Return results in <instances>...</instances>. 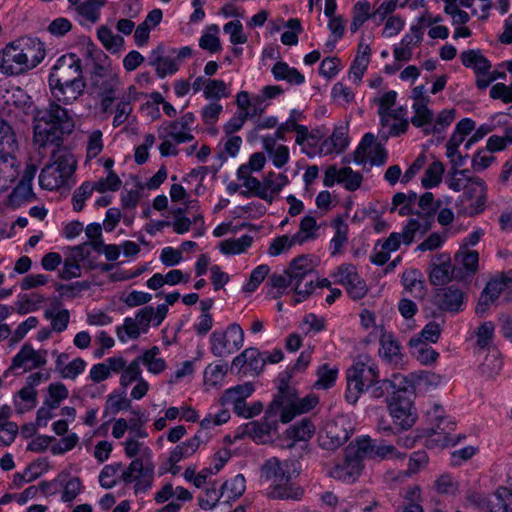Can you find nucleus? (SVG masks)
I'll list each match as a JSON object with an SVG mask.
<instances>
[{
    "instance_id": "obj_57",
    "label": "nucleus",
    "mask_w": 512,
    "mask_h": 512,
    "mask_svg": "<svg viewBox=\"0 0 512 512\" xmlns=\"http://www.w3.org/2000/svg\"><path fill=\"white\" fill-rule=\"evenodd\" d=\"M441 206L442 202L440 200H434L432 192H425L418 199L419 210H416V212L435 217Z\"/></svg>"
},
{
    "instance_id": "obj_35",
    "label": "nucleus",
    "mask_w": 512,
    "mask_h": 512,
    "mask_svg": "<svg viewBox=\"0 0 512 512\" xmlns=\"http://www.w3.org/2000/svg\"><path fill=\"white\" fill-rule=\"evenodd\" d=\"M352 15L350 30L352 33H356L367 20L373 19L370 2L367 0L356 2L352 9Z\"/></svg>"
},
{
    "instance_id": "obj_48",
    "label": "nucleus",
    "mask_w": 512,
    "mask_h": 512,
    "mask_svg": "<svg viewBox=\"0 0 512 512\" xmlns=\"http://www.w3.org/2000/svg\"><path fill=\"white\" fill-rule=\"evenodd\" d=\"M444 170V165L440 161L432 162L422 177V186L426 189L436 187L442 180Z\"/></svg>"
},
{
    "instance_id": "obj_50",
    "label": "nucleus",
    "mask_w": 512,
    "mask_h": 512,
    "mask_svg": "<svg viewBox=\"0 0 512 512\" xmlns=\"http://www.w3.org/2000/svg\"><path fill=\"white\" fill-rule=\"evenodd\" d=\"M455 109H444L436 117L435 123L425 129V135L440 134L446 127H448L455 119Z\"/></svg>"
},
{
    "instance_id": "obj_21",
    "label": "nucleus",
    "mask_w": 512,
    "mask_h": 512,
    "mask_svg": "<svg viewBox=\"0 0 512 512\" xmlns=\"http://www.w3.org/2000/svg\"><path fill=\"white\" fill-rule=\"evenodd\" d=\"M85 54L94 63V67L89 78L90 82L108 76H116L111 69L109 57L101 49L97 48L95 44L89 43L86 46Z\"/></svg>"
},
{
    "instance_id": "obj_42",
    "label": "nucleus",
    "mask_w": 512,
    "mask_h": 512,
    "mask_svg": "<svg viewBox=\"0 0 512 512\" xmlns=\"http://www.w3.org/2000/svg\"><path fill=\"white\" fill-rule=\"evenodd\" d=\"M160 353V349L157 346H153L151 349L146 350L141 356L137 357L140 359V364L147 366L151 373L159 374L166 368L165 360L157 358Z\"/></svg>"
},
{
    "instance_id": "obj_20",
    "label": "nucleus",
    "mask_w": 512,
    "mask_h": 512,
    "mask_svg": "<svg viewBox=\"0 0 512 512\" xmlns=\"http://www.w3.org/2000/svg\"><path fill=\"white\" fill-rule=\"evenodd\" d=\"M242 185L247 189L240 191V195L250 197L251 195L257 196L262 200L272 203L275 195L280 193L279 186L272 185L269 180L260 182L256 177L245 179Z\"/></svg>"
},
{
    "instance_id": "obj_14",
    "label": "nucleus",
    "mask_w": 512,
    "mask_h": 512,
    "mask_svg": "<svg viewBox=\"0 0 512 512\" xmlns=\"http://www.w3.org/2000/svg\"><path fill=\"white\" fill-rule=\"evenodd\" d=\"M479 255L477 251H459L452 263L453 280L469 285L478 270Z\"/></svg>"
},
{
    "instance_id": "obj_41",
    "label": "nucleus",
    "mask_w": 512,
    "mask_h": 512,
    "mask_svg": "<svg viewBox=\"0 0 512 512\" xmlns=\"http://www.w3.org/2000/svg\"><path fill=\"white\" fill-rule=\"evenodd\" d=\"M412 108L414 110V115L411 118V123L414 127L422 128L425 133V129L429 126H432L434 113L428 107V104H413Z\"/></svg>"
},
{
    "instance_id": "obj_55",
    "label": "nucleus",
    "mask_w": 512,
    "mask_h": 512,
    "mask_svg": "<svg viewBox=\"0 0 512 512\" xmlns=\"http://www.w3.org/2000/svg\"><path fill=\"white\" fill-rule=\"evenodd\" d=\"M362 180L361 173L353 171L350 167L340 169L338 183L343 184L348 191L357 190L361 186Z\"/></svg>"
},
{
    "instance_id": "obj_17",
    "label": "nucleus",
    "mask_w": 512,
    "mask_h": 512,
    "mask_svg": "<svg viewBox=\"0 0 512 512\" xmlns=\"http://www.w3.org/2000/svg\"><path fill=\"white\" fill-rule=\"evenodd\" d=\"M85 86L83 79L71 81L63 85H49L54 100L49 102L46 109L53 103H56L60 107L61 105L59 103H63L64 105L72 104L83 94ZM64 109L66 108L64 107ZM43 110H45V108Z\"/></svg>"
},
{
    "instance_id": "obj_10",
    "label": "nucleus",
    "mask_w": 512,
    "mask_h": 512,
    "mask_svg": "<svg viewBox=\"0 0 512 512\" xmlns=\"http://www.w3.org/2000/svg\"><path fill=\"white\" fill-rule=\"evenodd\" d=\"M351 433V423L345 418L329 421L319 435V445L325 450L334 451L350 438Z\"/></svg>"
},
{
    "instance_id": "obj_22",
    "label": "nucleus",
    "mask_w": 512,
    "mask_h": 512,
    "mask_svg": "<svg viewBox=\"0 0 512 512\" xmlns=\"http://www.w3.org/2000/svg\"><path fill=\"white\" fill-rule=\"evenodd\" d=\"M429 299L442 311L458 312L463 304L462 290H432Z\"/></svg>"
},
{
    "instance_id": "obj_15",
    "label": "nucleus",
    "mask_w": 512,
    "mask_h": 512,
    "mask_svg": "<svg viewBox=\"0 0 512 512\" xmlns=\"http://www.w3.org/2000/svg\"><path fill=\"white\" fill-rule=\"evenodd\" d=\"M47 351H36L30 344H24L20 351L13 357L11 366L5 371L4 376L12 370L23 368L24 371H30L35 368L44 366Z\"/></svg>"
},
{
    "instance_id": "obj_31",
    "label": "nucleus",
    "mask_w": 512,
    "mask_h": 512,
    "mask_svg": "<svg viewBox=\"0 0 512 512\" xmlns=\"http://www.w3.org/2000/svg\"><path fill=\"white\" fill-rule=\"evenodd\" d=\"M380 344L379 354L385 361L394 365L402 364L401 347L392 334H383Z\"/></svg>"
},
{
    "instance_id": "obj_39",
    "label": "nucleus",
    "mask_w": 512,
    "mask_h": 512,
    "mask_svg": "<svg viewBox=\"0 0 512 512\" xmlns=\"http://www.w3.org/2000/svg\"><path fill=\"white\" fill-rule=\"evenodd\" d=\"M243 357L247 361V368L243 370V374L251 373L254 376H258L266 363L262 353L255 347H249L243 351Z\"/></svg>"
},
{
    "instance_id": "obj_18",
    "label": "nucleus",
    "mask_w": 512,
    "mask_h": 512,
    "mask_svg": "<svg viewBox=\"0 0 512 512\" xmlns=\"http://www.w3.org/2000/svg\"><path fill=\"white\" fill-rule=\"evenodd\" d=\"M463 199L472 201L470 215H476L484 210L487 201V186L480 177L471 178L463 192Z\"/></svg>"
},
{
    "instance_id": "obj_19",
    "label": "nucleus",
    "mask_w": 512,
    "mask_h": 512,
    "mask_svg": "<svg viewBox=\"0 0 512 512\" xmlns=\"http://www.w3.org/2000/svg\"><path fill=\"white\" fill-rule=\"evenodd\" d=\"M0 134V163L13 167L18 150L16 134L8 122L0 123Z\"/></svg>"
},
{
    "instance_id": "obj_30",
    "label": "nucleus",
    "mask_w": 512,
    "mask_h": 512,
    "mask_svg": "<svg viewBox=\"0 0 512 512\" xmlns=\"http://www.w3.org/2000/svg\"><path fill=\"white\" fill-rule=\"evenodd\" d=\"M21 48L23 50V54L26 55L28 70L35 68L45 58V46L37 38H28L21 42Z\"/></svg>"
},
{
    "instance_id": "obj_52",
    "label": "nucleus",
    "mask_w": 512,
    "mask_h": 512,
    "mask_svg": "<svg viewBox=\"0 0 512 512\" xmlns=\"http://www.w3.org/2000/svg\"><path fill=\"white\" fill-rule=\"evenodd\" d=\"M338 369L323 364L317 369L318 380L314 383L317 389H326L334 385L337 378Z\"/></svg>"
},
{
    "instance_id": "obj_28",
    "label": "nucleus",
    "mask_w": 512,
    "mask_h": 512,
    "mask_svg": "<svg viewBox=\"0 0 512 512\" xmlns=\"http://www.w3.org/2000/svg\"><path fill=\"white\" fill-rule=\"evenodd\" d=\"M400 391H402V388H399L394 380H379L378 378L365 390L370 398L375 400L384 399L387 404L391 397L396 396Z\"/></svg>"
},
{
    "instance_id": "obj_37",
    "label": "nucleus",
    "mask_w": 512,
    "mask_h": 512,
    "mask_svg": "<svg viewBox=\"0 0 512 512\" xmlns=\"http://www.w3.org/2000/svg\"><path fill=\"white\" fill-rule=\"evenodd\" d=\"M119 78L116 76H108L90 82L91 93L98 97L116 95L119 88Z\"/></svg>"
},
{
    "instance_id": "obj_25",
    "label": "nucleus",
    "mask_w": 512,
    "mask_h": 512,
    "mask_svg": "<svg viewBox=\"0 0 512 512\" xmlns=\"http://www.w3.org/2000/svg\"><path fill=\"white\" fill-rule=\"evenodd\" d=\"M148 63L155 68L156 75L161 79L167 75H173L179 70L176 59L164 55V47L162 45L157 46L151 51Z\"/></svg>"
},
{
    "instance_id": "obj_54",
    "label": "nucleus",
    "mask_w": 512,
    "mask_h": 512,
    "mask_svg": "<svg viewBox=\"0 0 512 512\" xmlns=\"http://www.w3.org/2000/svg\"><path fill=\"white\" fill-rule=\"evenodd\" d=\"M103 4L100 0H85L77 6L76 10L80 16L95 23L100 17V7Z\"/></svg>"
},
{
    "instance_id": "obj_6",
    "label": "nucleus",
    "mask_w": 512,
    "mask_h": 512,
    "mask_svg": "<svg viewBox=\"0 0 512 512\" xmlns=\"http://www.w3.org/2000/svg\"><path fill=\"white\" fill-rule=\"evenodd\" d=\"M364 455L356 439L345 449L344 458L330 470V476L343 482L352 483L361 474Z\"/></svg>"
},
{
    "instance_id": "obj_9",
    "label": "nucleus",
    "mask_w": 512,
    "mask_h": 512,
    "mask_svg": "<svg viewBox=\"0 0 512 512\" xmlns=\"http://www.w3.org/2000/svg\"><path fill=\"white\" fill-rule=\"evenodd\" d=\"M81 79H83L81 60L76 54L70 53L57 59L51 68L48 82L49 85H63Z\"/></svg>"
},
{
    "instance_id": "obj_26",
    "label": "nucleus",
    "mask_w": 512,
    "mask_h": 512,
    "mask_svg": "<svg viewBox=\"0 0 512 512\" xmlns=\"http://www.w3.org/2000/svg\"><path fill=\"white\" fill-rule=\"evenodd\" d=\"M430 281L433 285H445L452 281V263L450 258L441 254L436 256L431 262Z\"/></svg>"
},
{
    "instance_id": "obj_59",
    "label": "nucleus",
    "mask_w": 512,
    "mask_h": 512,
    "mask_svg": "<svg viewBox=\"0 0 512 512\" xmlns=\"http://www.w3.org/2000/svg\"><path fill=\"white\" fill-rule=\"evenodd\" d=\"M203 93L206 99L220 100L223 97H228L226 83L217 79H208Z\"/></svg>"
},
{
    "instance_id": "obj_53",
    "label": "nucleus",
    "mask_w": 512,
    "mask_h": 512,
    "mask_svg": "<svg viewBox=\"0 0 512 512\" xmlns=\"http://www.w3.org/2000/svg\"><path fill=\"white\" fill-rule=\"evenodd\" d=\"M154 477V464L151 461H146L143 471L138 475L134 486L135 493H144L151 488Z\"/></svg>"
},
{
    "instance_id": "obj_51",
    "label": "nucleus",
    "mask_w": 512,
    "mask_h": 512,
    "mask_svg": "<svg viewBox=\"0 0 512 512\" xmlns=\"http://www.w3.org/2000/svg\"><path fill=\"white\" fill-rule=\"evenodd\" d=\"M304 239H300V233L294 234L291 238L287 235H282L275 238L270 247L269 254L272 256L280 255L285 249L292 247L294 244H302Z\"/></svg>"
},
{
    "instance_id": "obj_11",
    "label": "nucleus",
    "mask_w": 512,
    "mask_h": 512,
    "mask_svg": "<svg viewBox=\"0 0 512 512\" xmlns=\"http://www.w3.org/2000/svg\"><path fill=\"white\" fill-rule=\"evenodd\" d=\"M376 138L372 133H366L357 149L354 152V161L357 164H365L368 161L371 165L381 166L385 164L388 154L384 146L375 143Z\"/></svg>"
},
{
    "instance_id": "obj_38",
    "label": "nucleus",
    "mask_w": 512,
    "mask_h": 512,
    "mask_svg": "<svg viewBox=\"0 0 512 512\" xmlns=\"http://www.w3.org/2000/svg\"><path fill=\"white\" fill-rule=\"evenodd\" d=\"M44 300L43 295L36 292L20 294L16 302L17 312L24 315L36 311L44 303Z\"/></svg>"
},
{
    "instance_id": "obj_13",
    "label": "nucleus",
    "mask_w": 512,
    "mask_h": 512,
    "mask_svg": "<svg viewBox=\"0 0 512 512\" xmlns=\"http://www.w3.org/2000/svg\"><path fill=\"white\" fill-rule=\"evenodd\" d=\"M0 71L6 75H19L28 71L26 55L21 42H12L0 52Z\"/></svg>"
},
{
    "instance_id": "obj_29",
    "label": "nucleus",
    "mask_w": 512,
    "mask_h": 512,
    "mask_svg": "<svg viewBox=\"0 0 512 512\" xmlns=\"http://www.w3.org/2000/svg\"><path fill=\"white\" fill-rule=\"evenodd\" d=\"M408 346L412 356L421 364L430 365L439 357V353L420 338H410Z\"/></svg>"
},
{
    "instance_id": "obj_40",
    "label": "nucleus",
    "mask_w": 512,
    "mask_h": 512,
    "mask_svg": "<svg viewBox=\"0 0 512 512\" xmlns=\"http://www.w3.org/2000/svg\"><path fill=\"white\" fill-rule=\"evenodd\" d=\"M503 291L504 290H482L476 305V314L479 317H484L492 307H496Z\"/></svg>"
},
{
    "instance_id": "obj_60",
    "label": "nucleus",
    "mask_w": 512,
    "mask_h": 512,
    "mask_svg": "<svg viewBox=\"0 0 512 512\" xmlns=\"http://www.w3.org/2000/svg\"><path fill=\"white\" fill-rule=\"evenodd\" d=\"M141 326L135 319L125 318L124 324L117 328V336L121 342H125L127 338L136 339L140 336Z\"/></svg>"
},
{
    "instance_id": "obj_33",
    "label": "nucleus",
    "mask_w": 512,
    "mask_h": 512,
    "mask_svg": "<svg viewBox=\"0 0 512 512\" xmlns=\"http://www.w3.org/2000/svg\"><path fill=\"white\" fill-rule=\"evenodd\" d=\"M271 72L276 80H285L292 85H301L305 82L303 74L283 61L276 62Z\"/></svg>"
},
{
    "instance_id": "obj_56",
    "label": "nucleus",
    "mask_w": 512,
    "mask_h": 512,
    "mask_svg": "<svg viewBox=\"0 0 512 512\" xmlns=\"http://www.w3.org/2000/svg\"><path fill=\"white\" fill-rule=\"evenodd\" d=\"M37 390L25 385L19 392L18 396L23 402H26L27 404L22 405L19 403L15 404L16 411L19 414H23L26 411H29L33 409L37 404Z\"/></svg>"
},
{
    "instance_id": "obj_43",
    "label": "nucleus",
    "mask_w": 512,
    "mask_h": 512,
    "mask_svg": "<svg viewBox=\"0 0 512 512\" xmlns=\"http://www.w3.org/2000/svg\"><path fill=\"white\" fill-rule=\"evenodd\" d=\"M485 282L484 288H512V269L507 272H497L494 275L482 274L477 278L476 285L479 284V280Z\"/></svg>"
},
{
    "instance_id": "obj_27",
    "label": "nucleus",
    "mask_w": 512,
    "mask_h": 512,
    "mask_svg": "<svg viewBox=\"0 0 512 512\" xmlns=\"http://www.w3.org/2000/svg\"><path fill=\"white\" fill-rule=\"evenodd\" d=\"M195 121V115L192 112L184 114L179 120L169 123V137L181 144L190 142L194 136L190 133L191 125Z\"/></svg>"
},
{
    "instance_id": "obj_62",
    "label": "nucleus",
    "mask_w": 512,
    "mask_h": 512,
    "mask_svg": "<svg viewBox=\"0 0 512 512\" xmlns=\"http://www.w3.org/2000/svg\"><path fill=\"white\" fill-rule=\"evenodd\" d=\"M131 408V401L126 398L125 395L121 394H111L108 396V399L105 404V415L109 412L116 414L120 410H128Z\"/></svg>"
},
{
    "instance_id": "obj_32",
    "label": "nucleus",
    "mask_w": 512,
    "mask_h": 512,
    "mask_svg": "<svg viewBox=\"0 0 512 512\" xmlns=\"http://www.w3.org/2000/svg\"><path fill=\"white\" fill-rule=\"evenodd\" d=\"M333 283L348 288H356L360 284V276L352 264H342L331 274Z\"/></svg>"
},
{
    "instance_id": "obj_34",
    "label": "nucleus",
    "mask_w": 512,
    "mask_h": 512,
    "mask_svg": "<svg viewBox=\"0 0 512 512\" xmlns=\"http://www.w3.org/2000/svg\"><path fill=\"white\" fill-rule=\"evenodd\" d=\"M314 432L315 426L313 423L308 418L302 419L298 424H294L286 430L287 437L293 441L287 447L292 448L296 441H308L314 435Z\"/></svg>"
},
{
    "instance_id": "obj_5",
    "label": "nucleus",
    "mask_w": 512,
    "mask_h": 512,
    "mask_svg": "<svg viewBox=\"0 0 512 512\" xmlns=\"http://www.w3.org/2000/svg\"><path fill=\"white\" fill-rule=\"evenodd\" d=\"M282 403L274 399L265 411L262 421H251L240 425L235 433V439L250 437L256 443H265L269 440L272 431L278 427V414Z\"/></svg>"
},
{
    "instance_id": "obj_16",
    "label": "nucleus",
    "mask_w": 512,
    "mask_h": 512,
    "mask_svg": "<svg viewBox=\"0 0 512 512\" xmlns=\"http://www.w3.org/2000/svg\"><path fill=\"white\" fill-rule=\"evenodd\" d=\"M356 443L360 445V450L365 458H380V459H404L405 453L399 452L392 444L377 443L376 439L370 436H362L356 438Z\"/></svg>"
},
{
    "instance_id": "obj_1",
    "label": "nucleus",
    "mask_w": 512,
    "mask_h": 512,
    "mask_svg": "<svg viewBox=\"0 0 512 512\" xmlns=\"http://www.w3.org/2000/svg\"><path fill=\"white\" fill-rule=\"evenodd\" d=\"M74 120L68 109L51 104L37 110L33 121V144L38 150L52 148V163L46 164L39 175V185L46 190H56L66 184L76 169V161L68 152L60 153L65 136L72 133Z\"/></svg>"
},
{
    "instance_id": "obj_44",
    "label": "nucleus",
    "mask_w": 512,
    "mask_h": 512,
    "mask_svg": "<svg viewBox=\"0 0 512 512\" xmlns=\"http://www.w3.org/2000/svg\"><path fill=\"white\" fill-rule=\"evenodd\" d=\"M245 478L242 474L236 475L230 481H226L222 484L220 490L221 495L227 497V501L235 500L243 495L246 489Z\"/></svg>"
},
{
    "instance_id": "obj_63",
    "label": "nucleus",
    "mask_w": 512,
    "mask_h": 512,
    "mask_svg": "<svg viewBox=\"0 0 512 512\" xmlns=\"http://www.w3.org/2000/svg\"><path fill=\"white\" fill-rule=\"evenodd\" d=\"M495 326L493 322H483L476 330V344L479 348L484 349L489 346L494 336Z\"/></svg>"
},
{
    "instance_id": "obj_24",
    "label": "nucleus",
    "mask_w": 512,
    "mask_h": 512,
    "mask_svg": "<svg viewBox=\"0 0 512 512\" xmlns=\"http://www.w3.org/2000/svg\"><path fill=\"white\" fill-rule=\"evenodd\" d=\"M434 219L429 214L415 212V217H411L403 228V243L410 245L417 234L424 236L432 228Z\"/></svg>"
},
{
    "instance_id": "obj_23",
    "label": "nucleus",
    "mask_w": 512,
    "mask_h": 512,
    "mask_svg": "<svg viewBox=\"0 0 512 512\" xmlns=\"http://www.w3.org/2000/svg\"><path fill=\"white\" fill-rule=\"evenodd\" d=\"M460 60L464 67L472 69L476 76V81L483 79L486 73L492 69V63L488 60L480 49H469L460 53Z\"/></svg>"
},
{
    "instance_id": "obj_7",
    "label": "nucleus",
    "mask_w": 512,
    "mask_h": 512,
    "mask_svg": "<svg viewBox=\"0 0 512 512\" xmlns=\"http://www.w3.org/2000/svg\"><path fill=\"white\" fill-rule=\"evenodd\" d=\"M466 499L480 512H508L512 505V492L506 487H499L493 494L487 496L471 492Z\"/></svg>"
},
{
    "instance_id": "obj_8",
    "label": "nucleus",
    "mask_w": 512,
    "mask_h": 512,
    "mask_svg": "<svg viewBox=\"0 0 512 512\" xmlns=\"http://www.w3.org/2000/svg\"><path fill=\"white\" fill-rule=\"evenodd\" d=\"M387 407L394 425L399 430L410 429L417 420L413 401L406 395L405 389H402L396 396L391 397Z\"/></svg>"
},
{
    "instance_id": "obj_47",
    "label": "nucleus",
    "mask_w": 512,
    "mask_h": 512,
    "mask_svg": "<svg viewBox=\"0 0 512 512\" xmlns=\"http://www.w3.org/2000/svg\"><path fill=\"white\" fill-rule=\"evenodd\" d=\"M69 395L67 387L61 382L51 383L48 386V396L44 401V405L49 408H58L60 403Z\"/></svg>"
},
{
    "instance_id": "obj_36",
    "label": "nucleus",
    "mask_w": 512,
    "mask_h": 512,
    "mask_svg": "<svg viewBox=\"0 0 512 512\" xmlns=\"http://www.w3.org/2000/svg\"><path fill=\"white\" fill-rule=\"evenodd\" d=\"M254 392V386L251 382L236 385L231 387L223 393L220 398L222 405H229L237 401H243Z\"/></svg>"
},
{
    "instance_id": "obj_58",
    "label": "nucleus",
    "mask_w": 512,
    "mask_h": 512,
    "mask_svg": "<svg viewBox=\"0 0 512 512\" xmlns=\"http://www.w3.org/2000/svg\"><path fill=\"white\" fill-rule=\"evenodd\" d=\"M228 372V364H209L204 371V381L212 386L220 383Z\"/></svg>"
},
{
    "instance_id": "obj_49",
    "label": "nucleus",
    "mask_w": 512,
    "mask_h": 512,
    "mask_svg": "<svg viewBox=\"0 0 512 512\" xmlns=\"http://www.w3.org/2000/svg\"><path fill=\"white\" fill-rule=\"evenodd\" d=\"M97 36L107 50L118 51L124 44L123 37L113 34L112 30L105 25L98 28Z\"/></svg>"
},
{
    "instance_id": "obj_3",
    "label": "nucleus",
    "mask_w": 512,
    "mask_h": 512,
    "mask_svg": "<svg viewBox=\"0 0 512 512\" xmlns=\"http://www.w3.org/2000/svg\"><path fill=\"white\" fill-rule=\"evenodd\" d=\"M379 378L378 367L367 354L357 357L354 364L346 372L347 389L345 399L354 405L361 394L365 392L373 381Z\"/></svg>"
},
{
    "instance_id": "obj_46",
    "label": "nucleus",
    "mask_w": 512,
    "mask_h": 512,
    "mask_svg": "<svg viewBox=\"0 0 512 512\" xmlns=\"http://www.w3.org/2000/svg\"><path fill=\"white\" fill-rule=\"evenodd\" d=\"M209 341L211 344V353L215 357H223L225 355L232 354V352H229L231 346L230 340L227 338L226 332L214 331L210 335Z\"/></svg>"
},
{
    "instance_id": "obj_2",
    "label": "nucleus",
    "mask_w": 512,
    "mask_h": 512,
    "mask_svg": "<svg viewBox=\"0 0 512 512\" xmlns=\"http://www.w3.org/2000/svg\"><path fill=\"white\" fill-rule=\"evenodd\" d=\"M295 463L290 460L281 462L272 457L264 462L261 468V478L269 482L268 496L272 499L298 501L304 494V489L292 482L293 474L298 475Z\"/></svg>"
},
{
    "instance_id": "obj_61",
    "label": "nucleus",
    "mask_w": 512,
    "mask_h": 512,
    "mask_svg": "<svg viewBox=\"0 0 512 512\" xmlns=\"http://www.w3.org/2000/svg\"><path fill=\"white\" fill-rule=\"evenodd\" d=\"M94 191L92 182L85 181L78 187L72 196L73 209L79 212L83 209L86 199H88Z\"/></svg>"
},
{
    "instance_id": "obj_64",
    "label": "nucleus",
    "mask_w": 512,
    "mask_h": 512,
    "mask_svg": "<svg viewBox=\"0 0 512 512\" xmlns=\"http://www.w3.org/2000/svg\"><path fill=\"white\" fill-rule=\"evenodd\" d=\"M300 328L305 334L321 332L326 328L325 319L309 313L303 318Z\"/></svg>"
},
{
    "instance_id": "obj_12",
    "label": "nucleus",
    "mask_w": 512,
    "mask_h": 512,
    "mask_svg": "<svg viewBox=\"0 0 512 512\" xmlns=\"http://www.w3.org/2000/svg\"><path fill=\"white\" fill-rule=\"evenodd\" d=\"M428 421L430 426L425 429L427 436L438 435L437 442L442 445H448L452 442L449 437L451 431L454 430L455 423L447 418L444 409L441 405L434 404L433 407L427 411Z\"/></svg>"
},
{
    "instance_id": "obj_45",
    "label": "nucleus",
    "mask_w": 512,
    "mask_h": 512,
    "mask_svg": "<svg viewBox=\"0 0 512 512\" xmlns=\"http://www.w3.org/2000/svg\"><path fill=\"white\" fill-rule=\"evenodd\" d=\"M253 237L250 235H242L238 239H228L220 243V251L223 254H240L252 245Z\"/></svg>"
},
{
    "instance_id": "obj_4",
    "label": "nucleus",
    "mask_w": 512,
    "mask_h": 512,
    "mask_svg": "<svg viewBox=\"0 0 512 512\" xmlns=\"http://www.w3.org/2000/svg\"><path fill=\"white\" fill-rule=\"evenodd\" d=\"M317 272L311 261L304 255L294 258L282 273H273L267 281L270 288H298L302 283L305 288H314Z\"/></svg>"
}]
</instances>
